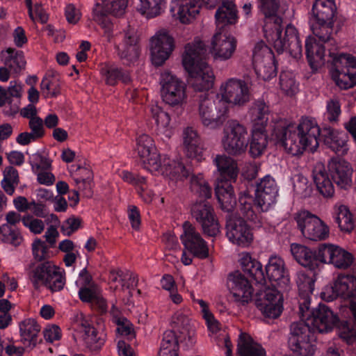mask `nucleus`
<instances>
[{"label": "nucleus", "mask_w": 356, "mask_h": 356, "mask_svg": "<svg viewBox=\"0 0 356 356\" xmlns=\"http://www.w3.org/2000/svg\"><path fill=\"white\" fill-rule=\"evenodd\" d=\"M81 220L79 218L70 217L67 219L61 227V231L67 236H70L81 226Z\"/></svg>", "instance_id": "obj_64"}, {"label": "nucleus", "mask_w": 356, "mask_h": 356, "mask_svg": "<svg viewBox=\"0 0 356 356\" xmlns=\"http://www.w3.org/2000/svg\"><path fill=\"white\" fill-rule=\"evenodd\" d=\"M103 74L105 76L106 83L111 86L115 85L118 80L127 85L130 84L132 81L129 72L120 67H108L106 70H103Z\"/></svg>", "instance_id": "obj_48"}, {"label": "nucleus", "mask_w": 356, "mask_h": 356, "mask_svg": "<svg viewBox=\"0 0 356 356\" xmlns=\"http://www.w3.org/2000/svg\"><path fill=\"white\" fill-rule=\"evenodd\" d=\"M291 252L296 260L302 266L314 270L316 268V255L315 250H312L308 247L292 243L291 245Z\"/></svg>", "instance_id": "obj_35"}, {"label": "nucleus", "mask_w": 356, "mask_h": 356, "mask_svg": "<svg viewBox=\"0 0 356 356\" xmlns=\"http://www.w3.org/2000/svg\"><path fill=\"white\" fill-rule=\"evenodd\" d=\"M222 144L225 151L233 156L244 153L248 145L247 128L236 120H230L224 129Z\"/></svg>", "instance_id": "obj_8"}, {"label": "nucleus", "mask_w": 356, "mask_h": 356, "mask_svg": "<svg viewBox=\"0 0 356 356\" xmlns=\"http://www.w3.org/2000/svg\"><path fill=\"white\" fill-rule=\"evenodd\" d=\"M334 21L327 22H316L312 25L313 34L318 38L319 42L325 43L327 47H337L335 40L332 38Z\"/></svg>", "instance_id": "obj_45"}, {"label": "nucleus", "mask_w": 356, "mask_h": 356, "mask_svg": "<svg viewBox=\"0 0 356 356\" xmlns=\"http://www.w3.org/2000/svg\"><path fill=\"white\" fill-rule=\"evenodd\" d=\"M322 296L327 301H332L341 296L344 299L356 298V277L352 275H339L332 286L327 287Z\"/></svg>", "instance_id": "obj_17"}, {"label": "nucleus", "mask_w": 356, "mask_h": 356, "mask_svg": "<svg viewBox=\"0 0 356 356\" xmlns=\"http://www.w3.org/2000/svg\"><path fill=\"white\" fill-rule=\"evenodd\" d=\"M118 325L117 331L121 335L127 336L129 338L135 337L133 325L126 318H119L116 320Z\"/></svg>", "instance_id": "obj_62"}, {"label": "nucleus", "mask_w": 356, "mask_h": 356, "mask_svg": "<svg viewBox=\"0 0 356 356\" xmlns=\"http://www.w3.org/2000/svg\"><path fill=\"white\" fill-rule=\"evenodd\" d=\"M329 175L322 163H316L312 170L313 181L318 193L326 198L332 197L334 194V187Z\"/></svg>", "instance_id": "obj_28"}, {"label": "nucleus", "mask_w": 356, "mask_h": 356, "mask_svg": "<svg viewBox=\"0 0 356 356\" xmlns=\"http://www.w3.org/2000/svg\"><path fill=\"white\" fill-rule=\"evenodd\" d=\"M33 255L38 261H42L49 258V247L46 243L39 238L35 239L32 243Z\"/></svg>", "instance_id": "obj_60"}, {"label": "nucleus", "mask_w": 356, "mask_h": 356, "mask_svg": "<svg viewBox=\"0 0 356 356\" xmlns=\"http://www.w3.org/2000/svg\"><path fill=\"white\" fill-rule=\"evenodd\" d=\"M334 222L338 225L342 232H350L355 227V222L353 215L346 206L341 205L339 207Z\"/></svg>", "instance_id": "obj_49"}, {"label": "nucleus", "mask_w": 356, "mask_h": 356, "mask_svg": "<svg viewBox=\"0 0 356 356\" xmlns=\"http://www.w3.org/2000/svg\"><path fill=\"white\" fill-rule=\"evenodd\" d=\"M236 41L233 37L217 32L211 41V53L215 58L221 60L229 59L236 50Z\"/></svg>", "instance_id": "obj_27"}, {"label": "nucleus", "mask_w": 356, "mask_h": 356, "mask_svg": "<svg viewBox=\"0 0 356 356\" xmlns=\"http://www.w3.org/2000/svg\"><path fill=\"white\" fill-rule=\"evenodd\" d=\"M138 10L147 18L161 15L166 7L167 0H139Z\"/></svg>", "instance_id": "obj_46"}, {"label": "nucleus", "mask_w": 356, "mask_h": 356, "mask_svg": "<svg viewBox=\"0 0 356 356\" xmlns=\"http://www.w3.org/2000/svg\"><path fill=\"white\" fill-rule=\"evenodd\" d=\"M327 168L330 176L337 186L343 189L351 186L353 169L347 161L339 158H332Z\"/></svg>", "instance_id": "obj_23"}, {"label": "nucleus", "mask_w": 356, "mask_h": 356, "mask_svg": "<svg viewBox=\"0 0 356 356\" xmlns=\"http://www.w3.org/2000/svg\"><path fill=\"white\" fill-rule=\"evenodd\" d=\"M80 327L84 333L83 340L86 348L92 353L99 352L105 343L106 334L85 319L81 321Z\"/></svg>", "instance_id": "obj_26"}, {"label": "nucleus", "mask_w": 356, "mask_h": 356, "mask_svg": "<svg viewBox=\"0 0 356 356\" xmlns=\"http://www.w3.org/2000/svg\"><path fill=\"white\" fill-rule=\"evenodd\" d=\"M160 83L163 102L171 106L181 107L186 98V84L168 72L161 74Z\"/></svg>", "instance_id": "obj_12"}, {"label": "nucleus", "mask_w": 356, "mask_h": 356, "mask_svg": "<svg viewBox=\"0 0 356 356\" xmlns=\"http://www.w3.org/2000/svg\"><path fill=\"white\" fill-rule=\"evenodd\" d=\"M308 323L312 326L314 331L318 333L327 332L339 323L337 316L325 305L319 304L317 308L313 309L307 318Z\"/></svg>", "instance_id": "obj_19"}, {"label": "nucleus", "mask_w": 356, "mask_h": 356, "mask_svg": "<svg viewBox=\"0 0 356 356\" xmlns=\"http://www.w3.org/2000/svg\"><path fill=\"white\" fill-rule=\"evenodd\" d=\"M139 40L137 25L129 23L124 30V38L122 44L139 45Z\"/></svg>", "instance_id": "obj_61"}, {"label": "nucleus", "mask_w": 356, "mask_h": 356, "mask_svg": "<svg viewBox=\"0 0 356 356\" xmlns=\"http://www.w3.org/2000/svg\"><path fill=\"white\" fill-rule=\"evenodd\" d=\"M0 239L14 246L19 245L23 241V237L19 231L8 224H3L0 227Z\"/></svg>", "instance_id": "obj_53"}, {"label": "nucleus", "mask_w": 356, "mask_h": 356, "mask_svg": "<svg viewBox=\"0 0 356 356\" xmlns=\"http://www.w3.org/2000/svg\"><path fill=\"white\" fill-rule=\"evenodd\" d=\"M40 331V326L33 318H27L19 323L21 342L31 349L35 348L38 343V335Z\"/></svg>", "instance_id": "obj_33"}, {"label": "nucleus", "mask_w": 356, "mask_h": 356, "mask_svg": "<svg viewBox=\"0 0 356 356\" xmlns=\"http://www.w3.org/2000/svg\"><path fill=\"white\" fill-rule=\"evenodd\" d=\"M228 105L218 96L209 97L206 93L200 96L198 115L202 124L210 129L220 127L227 118Z\"/></svg>", "instance_id": "obj_6"}, {"label": "nucleus", "mask_w": 356, "mask_h": 356, "mask_svg": "<svg viewBox=\"0 0 356 356\" xmlns=\"http://www.w3.org/2000/svg\"><path fill=\"white\" fill-rule=\"evenodd\" d=\"M152 118L154 120L158 127L165 128L170 121L168 113L163 111L161 107L157 105H152L149 108Z\"/></svg>", "instance_id": "obj_59"}, {"label": "nucleus", "mask_w": 356, "mask_h": 356, "mask_svg": "<svg viewBox=\"0 0 356 356\" xmlns=\"http://www.w3.org/2000/svg\"><path fill=\"white\" fill-rule=\"evenodd\" d=\"M227 286L232 300L238 306H245L252 300L253 289L248 277L238 270L229 275Z\"/></svg>", "instance_id": "obj_14"}, {"label": "nucleus", "mask_w": 356, "mask_h": 356, "mask_svg": "<svg viewBox=\"0 0 356 356\" xmlns=\"http://www.w3.org/2000/svg\"><path fill=\"white\" fill-rule=\"evenodd\" d=\"M238 209L241 214L247 220L254 224L261 222V213L267 211L269 208L262 204V202L258 201L254 198L245 191L241 193L238 198Z\"/></svg>", "instance_id": "obj_22"}, {"label": "nucleus", "mask_w": 356, "mask_h": 356, "mask_svg": "<svg viewBox=\"0 0 356 356\" xmlns=\"http://www.w3.org/2000/svg\"><path fill=\"white\" fill-rule=\"evenodd\" d=\"M183 227L184 232L181 238L185 248L200 259L208 257L209 248L200 234L188 222H185Z\"/></svg>", "instance_id": "obj_20"}, {"label": "nucleus", "mask_w": 356, "mask_h": 356, "mask_svg": "<svg viewBox=\"0 0 356 356\" xmlns=\"http://www.w3.org/2000/svg\"><path fill=\"white\" fill-rule=\"evenodd\" d=\"M298 282L300 291L299 308L302 316L309 312L310 298L309 294L312 293L314 289V280L309 276H302Z\"/></svg>", "instance_id": "obj_43"}, {"label": "nucleus", "mask_w": 356, "mask_h": 356, "mask_svg": "<svg viewBox=\"0 0 356 356\" xmlns=\"http://www.w3.org/2000/svg\"><path fill=\"white\" fill-rule=\"evenodd\" d=\"M23 225L29 228L34 234H40L44 228V225L41 220L33 219L32 216H27L22 218Z\"/></svg>", "instance_id": "obj_63"}, {"label": "nucleus", "mask_w": 356, "mask_h": 356, "mask_svg": "<svg viewBox=\"0 0 356 356\" xmlns=\"http://www.w3.org/2000/svg\"><path fill=\"white\" fill-rule=\"evenodd\" d=\"M214 162L220 175L219 184L236 181L238 170L234 159L225 155H217Z\"/></svg>", "instance_id": "obj_31"}, {"label": "nucleus", "mask_w": 356, "mask_h": 356, "mask_svg": "<svg viewBox=\"0 0 356 356\" xmlns=\"http://www.w3.org/2000/svg\"><path fill=\"white\" fill-rule=\"evenodd\" d=\"M254 125L257 127H266L268 121V115L270 113L268 106L264 100H257L254 103L252 108Z\"/></svg>", "instance_id": "obj_50"}, {"label": "nucleus", "mask_w": 356, "mask_h": 356, "mask_svg": "<svg viewBox=\"0 0 356 356\" xmlns=\"http://www.w3.org/2000/svg\"><path fill=\"white\" fill-rule=\"evenodd\" d=\"M215 18L218 29L236 24L238 15L235 4L231 1H223L216 12Z\"/></svg>", "instance_id": "obj_34"}, {"label": "nucleus", "mask_w": 356, "mask_h": 356, "mask_svg": "<svg viewBox=\"0 0 356 356\" xmlns=\"http://www.w3.org/2000/svg\"><path fill=\"white\" fill-rule=\"evenodd\" d=\"M273 136L277 143L293 156L300 155L308 147L312 152L318 146V138L321 136L324 144L336 154H344L347 151L348 136L343 131H338L330 127L320 129L316 123L304 118L296 127L293 124L275 126Z\"/></svg>", "instance_id": "obj_1"}, {"label": "nucleus", "mask_w": 356, "mask_h": 356, "mask_svg": "<svg viewBox=\"0 0 356 356\" xmlns=\"http://www.w3.org/2000/svg\"><path fill=\"white\" fill-rule=\"evenodd\" d=\"M191 212L205 235L214 237L220 233L218 218L208 200H197L192 204Z\"/></svg>", "instance_id": "obj_9"}, {"label": "nucleus", "mask_w": 356, "mask_h": 356, "mask_svg": "<svg viewBox=\"0 0 356 356\" xmlns=\"http://www.w3.org/2000/svg\"><path fill=\"white\" fill-rule=\"evenodd\" d=\"M353 260L351 253L337 246L331 264L337 268L346 269L351 266Z\"/></svg>", "instance_id": "obj_55"}, {"label": "nucleus", "mask_w": 356, "mask_h": 356, "mask_svg": "<svg viewBox=\"0 0 356 356\" xmlns=\"http://www.w3.org/2000/svg\"><path fill=\"white\" fill-rule=\"evenodd\" d=\"M268 279L282 289L286 290L290 284L289 275L285 268L284 261L279 257L272 256L266 266Z\"/></svg>", "instance_id": "obj_24"}, {"label": "nucleus", "mask_w": 356, "mask_h": 356, "mask_svg": "<svg viewBox=\"0 0 356 356\" xmlns=\"http://www.w3.org/2000/svg\"><path fill=\"white\" fill-rule=\"evenodd\" d=\"M337 246L332 244H321L319 245L318 250H315V254L316 255V267L318 263H332L333 259L334 254Z\"/></svg>", "instance_id": "obj_56"}, {"label": "nucleus", "mask_w": 356, "mask_h": 356, "mask_svg": "<svg viewBox=\"0 0 356 356\" xmlns=\"http://www.w3.org/2000/svg\"><path fill=\"white\" fill-rule=\"evenodd\" d=\"M1 58L4 65L15 74H19L25 68L26 62L22 51L9 47L1 51Z\"/></svg>", "instance_id": "obj_39"}, {"label": "nucleus", "mask_w": 356, "mask_h": 356, "mask_svg": "<svg viewBox=\"0 0 356 356\" xmlns=\"http://www.w3.org/2000/svg\"><path fill=\"white\" fill-rule=\"evenodd\" d=\"M182 63L188 73V83L195 91L206 92L213 88L215 76L207 62V49L202 41L185 46Z\"/></svg>", "instance_id": "obj_3"}, {"label": "nucleus", "mask_w": 356, "mask_h": 356, "mask_svg": "<svg viewBox=\"0 0 356 356\" xmlns=\"http://www.w3.org/2000/svg\"><path fill=\"white\" fill-rule=\"evenodd\" d=\"M79 296L83 302L91 303L93 307H97L100 313L104 314L106 312V301L102 296L97 286L81 288L79 291Z\"/></svg>", "instance_id": "obj_44"}, {"label": "nucleus", "mask_w": 356, "mask_h": 356, "mask_svg": "<svg viewBox=\"0 0 356 356\" xmlns=\"http://www.w3.org/2000/svg\"><path fill=\"white\" fill-rule=\"evenodd\" d=\"M254 187L257 200L270 209L275 203L278 194V187L274 178L266 175L259 181H255Z\"/></svg>", "instance_id": "obj_25"}, {"label": "nucleus", "mask_w": 356, "mask_h": 356, "mask_svg": "<svg viewBox=\"0 0 356 356\" xmlns=\"http://www.w3.org/2000/svg\"><path fill=\"white\" fill-rule=\"evenodd\" d=\"M19 183L18 171L13 166H8L3 171V179L1 186L9 195H13L15 187Z\"/></svg>", "instance_id": "obj_51"}, {"label": "nucleus", "mask_w": 356, "mask_h": 356, "mask_svg": "<svg viewBox=\"0 0 356 356\" xmlns=\"http://www.w3.org/2000/svg\"><path fill=\"white\" fill-rule=\"evenodd\" d=\"M263 31L268 42L273 46L279 54L288 51L295 58L301 57L302 47L298 31L293 26L287 25L284 33L282 24H279L277 26H272Z\"/></svg>", "instance_id": "obj_5"}, {"label": "nucleus", "mask_w": 356, "mask_h": 356, "mask_svg": "<svg viewBox=\"0 0 356 356\" xmlns=\"http://www.w3.org/2000/svg\"><path fill=\"white\" fill-rule=\"evenodd\" d=\"M237 354L239 356H266L265 350L246 333L241 332L237 344Z\"/></svg>", "instance_id": "obj_42"}, {"label": "nucleus", "mask_w": 356, "mask_h": 356, "mask_svg": "<svg viewBox=\"0 0 356 356\" xmlns=\"http://www.w3.org/2000/svg\"><path fill=\"white\" fill-rule=\"evenodd\" d=\"M118 54L124 64L130 65L135 63L140 55V46L121 44L117 46Z\"/></svg>", "instance_id": "obj_52"}, {"label": "nucleus", "mask_w": 356, "mask_h": 356, "mask_svg": "<svg viewBox=\"0 0 356 356\" xmlns=\"http://www.w3.org/2000/svg\"><path fill=\"white\" fill-rule=\"evenodd\" d=\"M184 145L186 154L189 158L196 159L197 161L202 158L203 144L196 130L192 127H187L183 133Z\"/></svg>", "instance_id": "obj_32"}, {"label": "nucleus", "mask_w": 356, "mask_h": 356, "mask_svg": "<svg viewBox=\"0 0 356 356\" xmlns=\"http://www.w3.org/2000/svg\"><path fill=\"white\" fill-rule=\"evenodd\" d=\"M293 190L297 195L302 198L309 197L312 191L307 179L301 175H298L295 177Z\"/></svg>", "instance_id": "obj_57"}, {"label": "nucleus", "mask_w": 356, "mask_h": 356, "mask_svg": "<svg viewBox=\"0 0 356 356\" xmlns=\"http://www.w3.org/2000/svg\"><path fill=\"white\" fill-rule=\"evenodd\" d=\"M315 333L312 326L308 323L307 319L305 321L294 322L290 326V337L288 343H293L295 341L305 339L315 340Z\"/></svg>", "instance_id": "obj_41"}, {"label": "nucleus", "mask_w": 356, "mask_h": 356, "mask_svg": "<svg viewBox=\"0 0 356 356\" xmlns=\"http://www.w3.org/2000/svg\"><path fill=\"white\" fill-rule=\"evenodd\" d=\"M59 268L49 261L43 262L29 272V278L35 289L44 286L51 292L63 289L65 279Z\"/></svg>", "instance_id": "obj_7"}, {"label": "nucleus", "mask_w": 356, "mask_h": 356, "mask_svg": "<svg viewBox=\"0 0 356 356\" xmlns=\"http://www.w3.org/2000/svg\"><path fill=\"white\" fill-rule=\"evenodd\" d=\"M175 47L173 38L166 31L158 33L150 41L151 58L155 66L162 65Z\"/></svg>", "instance_id": "obj_18"}, {"label": "nucleus", "mask_w": 356, "mask_h": 356, "mask_svg": "<svg viewBox=\"0 0 356 356\" xmlns=\"http://www.w3.org/2000/svg\"><path fill=\"white\" fill-rule=\"evenodd\" d=\"M252 62L257 76L262 80H269L276 75L277 67L273 52L264 42L259 41L255 44L253 49Z\"/></svg>", "instance_id": "obj_11"}, {"label": "nucleus", "mask_w": 356, "mask_h": 356, "mask_svg": "<svg viewBox=\"0 0 356 356\" xmlns=\"http://www.w3.org/2000/svg\"><path fill=\"white\" fill-rule=\"evenodd\" d=\"M281 90L288 95H294L298 90V86L291 73L282 72L280 76Z\"/></svg>", "instance_id": "obj_58"}, {"label": "nucleus", "mask_w": 356, "mask_h": 356, "mask_svg": "<svg viewBox=\"0 0 356 356\" xmlns=\"http://www.w3.org/2000/svg\"><path fill=\"white\" fill-rule=\"evenodd\" d=\"M312 341L305 339L288 343L291 350L299 356H314L316 346L312 343Z\"/></svg>", "instance_id": "obj_54"}, {"label": "nucleus", "mask_w": 356, "mask_h": 356, "mask_svg": "<svg viewBox=\"0 0 356 356\" xmlns=\"http://www.w3.org/2000/svg\"><path fill=\"white\" fill-rule=\"evenodd\" d=\"M326 49L332 58L330 68L332 79L341 89L353 88L356 85V58L350 54H338L337 47L319 44L314 37L309 36L305 42V51L311 68L317 70L323 65Z\"/></svg>", "instance_id": "obj_2"}, {"label": "nucleus", "mask_w": 356, "mask_h": 356, "mask_svg": "<svg viewBox=\"0 0 356 356\" xmlns=\"http://www.w3.org/2000/svg\"><path fill=\"white\" fill-rule=\"evenodd\" d=\"M171 325L172 330L180 335L181 339H184L188 341L186 347H191L194 344V330L191 320L187 315L181 312H176L172 318Z\"/></svg>", "instance_id": "obj_30"}, {"label": "nucleus", "mask_w": 356, "mask_h": 356, "mask_svg": "<svg viewBox=\"0 0 356 356\" xmlns=\"http://www.w3.org/2000/svg\"><path fill=\"white\" fill-rule=\"evenodd\" d=\"M312 11L315 20L327 22L333 21L337 7L334 0H316Z\"/></svg>", "instance_id": "obj_38"}, {"label": "nucleus", "mask_w": 356, "mask_h": 356, "mask_svg": "<svg viewBox=\"0 0 356 356\" xmlns=\"http://www.w3.org/2000/svg\"><path fill=\"white\" fill-rule=\"evenodd\" d=\"M136 151L142 159L144 168L151 172H158L171 179H184L190 176L189 169L182 163L161 156L156 149L153 139L142 134L136 139Z\"/></svg>", "instance_id": "obj_4"}, {"label": "nucleus", "mask_w": 356, "mask_h": 356, "mask_svg": "<svg viewBox=\"0 0 356 356\" xmlns=\"http://www.w3.org/2000/svg\"><path fill=\"white\" fill-rule=\"evenodd\" d=\"M259 8L264 16L263 30L282 23L280 0H259Z\"/></svg>", "instance_id": "obj_29"}, {"label": "nucleus", "mask_w": 356, "mask_h": 356, "mask_svg": "<svg viewBox=\"0 0 356 356\" xmlns=\"http://www.w3.org/2000/svg\"><path fill=\"white\" fill-rule=\"evenodd\" d=\"M216 195L222 210L227 213L234 210L236 200L231 183L218 184L216 189Z\"/></svg>", "instance_id": "obj_36"}, {"label": "nucleus", "mask_w": 356, "mask_h": 356, "mask_svg": "<svg viewBox=\"0 0 356 356\" xmlns=\"http://www.w3.org/2000/svg\"><path fill=\"white\" fill-rule=\"evenodd\" d=\"M254 304L264 316L277 318L283 310V296L275 286L264 288L256 293Z\"/></svg>", "instance_id": "obj_13"}, {"label": "nucleus", "mask_w": 356, "mask_h": 356, "mask_svg": "<svg viewBox=\"0 0 356 356\" xmlns=\"http://www.w3.org/2000/svg\"><path fill=\"white\" fill-rule=\"evenodd\" d=\"M249 83L248 80L231 78L222 83L220 92L223 100L227 104L243 106L250 101Z\"/></svg>", "instance_id": "obj_15"}, {"label": "nucleus", "mask_w": 356, "mask_h": 356, "mask_svg": "<svg viewBox=\"0 0 356 356\" xmlns=\"http://www.w3.org/2000/svg\"><path fill=\"white\" fill-rule=\"evenodd\" d=\"M302 234L312 241L324 240L329 236V227L316 215L308 211H300L294 216Z\"/></svg>", "instance_id": "obj_10"}, {"label": "nucleus", "mask_w": 356, "mask_h": 356, "mask_svg": "<svg viewBox=\"0 0 356 356\" xmlns=\"http://www.w3.org/2000/svg\"><path fill=\"white\" fill-rule=\"evenodd\" d=\"M191 190L197 197V200H207L211 197V188L201 174L192 175Z\"/></svg>", "instance_id": "obj_47"}, {"label": "nucleus", "mask_w": 356, "mask_h": 356, "mask_svg": "<svg viewBox=\"0 0 356 356\" xmlns=\"http://www.w3.org/2000/svg\"><path fill=\"white\" fill-rule=\"evenodd\" d=\"M185 341L173 330H167L163 334L159 356H178L179 343Z\"/></svg>", "instance_id": "obj_37"}, {"label": "nucleus", "mask_w": 356, "mask_h": 356, "mask_svg": "<svg viewBox=\"0 0 356 356\" xmlns=\"http://www.w3.org/2000/svg\"><path fill=\"white\" fill-rule=\"evenodd\" d=\"M268 145V137L263 127L253 126L252 138L250 141L249 153L253 158L260 156Z\"/></svg>", "instance_id": "obj_40"}, {"label": "nucleus", "mask_w": 356, "mask_h": 356, "mask_svg": "<svg viewBox=\"0 0 356 356\" xmlns=\"http://www.w3.org/2000/svg\"><path fill=\"white\" fill-rule=\"evenodd\" d=\"M226 220V234L229 240L241 246L250 245L253 236L246 221L234 214H228Z\"/></svg>", "instance_id": "obj_16"}, {"label": "nucleus", "mask_w": 356, "mask_h": 356, "mask_svg": "<svg viewBox=\"0 0 356 356\" xmlns=\"http://www.w3.org/2000/svg\"><path fill=\"white\" fill-rule=\"evenodd\" d=\"M128 0H102L97 3L92 10L93 19L109 29L108 21L105 18L108 14L116 17L122 16L127 7Z\"/></svg>", "instance_id": "obj_21"}]
</instances>
